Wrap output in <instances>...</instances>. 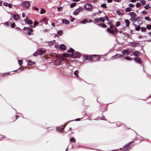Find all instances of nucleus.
Instances as JSON below:
<instances>
[{
  "instance_id": "nucleus-39",
  "label": "nucleus",
  "mask_w": 151,
  "mask_h": 151,
  "mask_svg": "<svg viewBox=\"0 0 151 151\" xmlns=\"http://www.w3.org/2000/svg\"><path fill=\"white\" fill-rule=\"evenodd\" d=\"M125 59L126 60H132V58L128 56L125 57Z\"/></svg>"
},
{
  "instance_id": "nucleus-54",
  "label": "nucleus",
  "mask_w": 151,
  "mask_h": 151,
  "mask_svg": "<svg viewBox=\"0 0 151 151\" xmlns=\"http://www.w3.org/2000/svg\"><path fill=\"white\" fill-rule=\"evenodd\" d=\"M63 7H59L57 8V10L59 12H60L63 9Z\"/></svg>"
},
{
  "instance_id": "nucleus-24",
  "label": "nucleus",
  "mask_w": 151,
  "mask_h": 151,
  "mask_svg": "<svg viewBox=\"0 0 151 151\" xmlns=\"http://www.w3.org/2000/svg\"><path fill=\"white\" fill-rule=\"evenodd\" d=\"M124 21L126 23V26L127 27H129L130 23L129 20L127 19H125Z\"/></svg>"
},
{
  "instance_id": "nucleus-42",
  "label": "nucleus",
  "mask_w": 151,
  "mask_h": 151,
  "mask_svg": "<svg viewBox=\"0 0 151 151\" xmlns=\"http://www.w3.org/2000/svg\"><path fill=\"white\" fill-rule=\"evenodd\" d=\"M11 72H7V73H3L2 74V76H5V75H9L10 74V73Z\"/></svg>"
},
{
  "instance_id": "nucleus-12",
  "label": "nucleus",
  "mask_w": 151,
  "mask_h": 151,
  "mask_svg": "<svg viewBox=\"0 0 151 151\" xmlns=\"http://www.w3.org/2000/svg\"><path fill=\"white\" fill-rule=\"evenodd\" d=\"M134 61L137 63L139 64L142 63V61L140 58L137 57L135 58L134 59Z\"/></svg>"
},
{
  "instance_id": "nucleus-21",
  "label": "nucleus",
  "mask_w": 151,
  "mask_h": 151,
  "mask_svg": "<svg viewBox=\"0 0 151 151\" xmlns=\"http://www.w3.org/2000/svg\"><path fill=\"white\" fill-rule=\"evenodd\" d=\"M3 5L6 6H8L9 8H12V5L10 4H9L6 2H5L3 3Z\"/></svg>"
},
{
  "instance_id": "nucleus-52",
  "label": "nucleus",
  "mask_w": 151,
  "mask_h": 151,
  "mask_svg": "<svg viewBox=\"0 0 151 151\" xmlns=\"http://www.w3.org/2000/svg\"><path fill=\"white\" fill-rule=\"evenodd\" d=\"M137 16L136 14L134 12H132V17H133V18H134V17H136Z\"/></svg>"
},
{
  "instance_id": "nucleus-33",
  "label": "nucleus",
  "mask_w": 151,
  "mask_h": 151,
  "mask_svg": "<svg viewBox=\"0 0 151 151\" xmlns=\"http://www.w3.org/2000/svg\"><path fill=\"white\" fill-rule=\"evenodd\" d=\"M46 12V10L44 9L41 8L40 14H44Z\"/></svg>"
},
{
  "instance_id": "nucleus-4",
  "label": "nucleus",
  "mask_w": 151,
  "mask_h": 151,
  "mask_svg": "<svg viewBox=\"0 0 151 151\" xmlns=\"http://www.w3.org/2000/svg\"><path fill=\"white\" fill-rule=\"evenodd\" d=\"M107 31L109 33L114 35L115 33L117 34L118 30L116 28L114 27L112 30H110L109 28H108Z\"/></svg>"
},
{
  "instance_id": "nucleus-48",
  "label": "nucleus",
  "mask_w": 151,
  "mask_h": 151,
  "mask_svg": "<svg viewBox=\"0 0 151 151\" xmlns=\"http://www.w3.org/2000/svg\"><path fill=\"white\" fill-rule=\"evenodd\" d=\"M120 24V22H117L115 26L116 27H119Z\"/></svg>"
},
{
  "instance_id": "nucleus-64",
  "label": "nucleus",
  "mask_w": 151,
  "mask_h": 151,
  "mask_svg": "<svg viewBox=\"0 0 151 151\" xmlns=\"http://www.w3.org/2000/svg\"><path fill=\"white\" fill-rule=\"evenodd\" d=\"M114 26L113 25L111 24L110 26V28L112 29L111 30H112L114 28Z\"/></svg>"
},
{
  "instance_id": "nucleus-10",
  "label": "nucleus",
  "mask_w": 151,
  "mask_h": 151,
  "mask_svg": "<svg viewBox=\"0 0 151 151\" xmlns=\"http://www.w3.org/2000/svg\"><path fill=\"white\" fill-rule=\"evenodd\" d=\"M37 51L39 55H42L46 52V51L42 48H40Z\"/></svg>"
},
{
  "instance_id": "nucleus-40",
  "label": "nucleus",
  "mask_w": 151,
  "mask_h": 151,
  "mask_svg": "<svg viewBox=\"0 0 151 151\" xmlns=\"http://www.w3.org/2000/svg\"><path fill=\"white\" fill-rule=\"evenodd\" d=\"M146 28L148 30L151 29V25L150 24H147L146 26Z\"/></svg>"
},
{
  "instance_id": "nucleus-58",
  "label": "nucleus",
  "mask_w": 151,
  "mask_h": 151,
  "mask_svg": "<svg viewBox=\"0 0 151 151\" xmlns=\"http://www.w3.org/2000/svg\"><path fill=\"white\" fill-rule=\"evenodd\" d=\"M24 70V69L23 66L20 67L18 69V70H20V71H22V70Z\"/></svg>"
},
{
  "instance_id": "nucleus-11",
  "label": "nucleus",
  "mask_w": 151,
  "mask_h": 151,
  "mask_svg": "<svg viewBox=\"0 0 151 151\" xmlns=\"http://www.w3.org/2000/svg\"><path fill=\"white\" fill-rule=\"evenodd\" d=\"M24 21L26 23L29 25H32L33 23L32 20L28 19L27 17L24 19Z\"/></svg>"
},
{
  "instance_id": "nucleus-6",
  "label": "nucleus",
  "mask_w": 151,
  "mask_h": 151,
  "mask_svg": "<svg viewBox=\"0 0 151 151\" xmlns=\"http://www.w3.org/2000/svg\"><path fill=\"white\" fill-rule=\"evenodd\" d=\"M22 5L23 6H25L26 9H28L29 8V7L30 6V4L29 3V1H22Z\"/></svg>"
},
{
  "instance_id": "nucleus-9",
  "label": "nucleus",
  "mask_w": 151,
  "mask_h": 151,
  "mask_svg": "<svg viewBox=\"0 0 151 151\" xmlns=\"http://www.w3.org/2000/svg\"><path fill=\"white\" fill-rule=\"evenodd\" d=\"M133 142V141H132L127 143L124 147H123L122 149V151H126V150H127V149L128 147Z\"/></svg>"
},
{
  "instance_id": "nucleus-56",
  "label": "nucleus",
  "mask_w": 151,
  "mask_h": 151,
  "mask_svg": "<svg viewBox=\"0 0 151 151\" xmlns=\"http://www.w3.org/2000/svg\"><path fill=\"white\" fill-rule=\"evenodd\" d=\"M102 115L103 116V113L102 114ZM100 119L101 120H104L105 121H107V119L105 118V117L103 116L102 117L100 118Z\"/></svg>"
},
{
  "instance_id": "nucleus-46",
  "label": "nucleus",
  "mask_w": 151,
  "mask_h": 151,
  "mask_svg": "<svg viewBox=\"0 0 151 151\" xmlns=\"http://www.w3.org/2000/svg\"><path fill=\"white\" fill-rule=\"evenodd\" d=\"M140 2L142 5H145L146 4V1L143 0H140Z\"/></svg>"
},
{
  "instance_id": "nucleus-53",
  "label": "nucleus",
  "mask_w": 151,
  "mask_h": 151,
  "mask_svg": "<svg viewBox=\"0 0 151 151\" xmlns=\"http://www.w3.org/2000/svg\"><path fill=\"white\" fill-rule=\"evenodd\" d=\"M140 19V17H136L135 19H134V22L138 21V20L139 19Z\"/></svg>"
},
{
  "instance_id": "nucleus-22",
  "label": "nucleus",
  "mask_w": 151,
  "mask_h": 151,
  "mask_svg": "<svg viewBox=\"0 0 151 151\" xmlns=\"http://www.w3.org/2000/svg\"><path fill=\"white\" fill-rule=\"evenodd\" d=\"M98 25L100 27H102L103 28H105L106 27V25L103 23H100L98 24Z\"/></svg>"
},
{
  "instance_id": "nucleus-7",
  "label": "nucleus",
  "mask_w": 151,
  "mask_h": 151,
  "mask_svg": "<svg viewBox=\"0 0 151 151\" xmlns=\"http://www.w3.org/2000/svg\"><path fill=\"white\" fill-rule=\"evenodd\" d=\"M83 9L81 8H79L76 9L73 12V14L75 15H76L78 14L80 12H82L83 11Z\"/></svg>"
},
{
  "instance_id": "nucleus-26",
  "label": "nucleus",
  "mask_w": 151,
  "mask_h": 151,
  "mask_svg": "<svg viewBox=\"0 0 151 151\" xmlns=\"http://www.w3.org/2000/svg\"><path fill=\"white\" fill-rule=\"evenodd\" d=\"M122 54H126L127 55H128L129 54V52L127 50L124 49L122 51Z\"/></svg>"
},
{
  "instance_id": "nucleus-43",
  "label": "nucleus",
  "mask_w": 151,
  "mask_h": 151,
  "mask_svg": "<svg viewBox=\"0 0 151 151\" xmlns=\"http://www.w3.org/2000/svg\"><path fill=\"white\" fill-rule=\"evenodd\" d=\"M145 19L148 21H151V19L148 17H145Z\"/></svg>"
},
{
  "instance_id": "nucleus-3",
  "label": "nucleus",
  "mask_w": 151,
  "mask_h": 151,
  "mask_svg": "<svg viewBox=\"0 0 151 151\" xmlns=\"http://www.w3.org/2000/svg\"><path fill=\"white\" fill-rule=\"evenodd\" d=\"M81 55V53L80 52L75 51L73 53L70 55V57H73V58H80Z\"/></svg>"
},
{
  "instance_id": "nucleus-37",
  "label": "nucleus",
  "mask_w": 151,
  "mask_h": 151,
  "mask_svg": "<svg viewBox=\"0 0 151 151\" xmlns=\"http://www.w3.org/2000/svg\"><path fill=\"white\" fill-rule=\"evenodd\" d=\"M116 13L119 15L121 16L123 15V14L120 13V11L119 10H117L116 11Z\"/></svg>"
},
{
  "instance_id": "nucleus-35",
  "label": "nucleus",
  "mask_w": 151,
  "mask_h": 151,
  "mask_svg": "<svg viewBox=\"0 0 151 151\" xmlns=\"http://www.w3.org/2000/svg\"><path fill=\"white\" fill-rule=\"evenodd\" d=\"M101 6L102 8H107L106 4L105 3L101 4Z\"/></svg>"
},
{
  "instance_id": "nucleus-31",
  "label": "nucleus",
  "mask_w": 151,
  "mask_h": 151,
  "mask_svg": "<svg viewBox=\"0 0 151 151\" xmlns=\"http://www.w3.org/2000/svg\"><path fill=\"white\" fill-rule=\"evenodd\" d=\"M57 34L60 35H62L63 34V31L62 30H59L57 31Z\"/></svg>"
},
{
  "instance_id": "nucleus-57",
  "label": "nucleus",
  "mask_w": 151,
  "mask_h": 151,
  "mask_svg": "<svg viewBox=\"0 0 151 151\" xmlns=\"http://www.w3.org/2000/svg\"><path fill=\"white\" fill-rule=\"evenodd\" d=\"M146 31V29L145 27H142L141 28V32H145Z\"/></svg>"
},
{
  "instance_id": "nucleus-32",
  "label": "nucleus",
  "mask_w": 151,
  "mask_h": 151,
  "mask_svg": "<svg viewBox=\"0 0 151 151\" xmlns=\"http://www.w3.org/2000/svg\"><path fill=\"white\" fill-rule=\"evenodd\" d=\"M77 5V4L75 2L71 4L70 5V7L71 8H73L76 6Z\"/></svg>"
},
{
  "instance_id": "nucleus-44",
  "label": "nucleus",
  "mask_w": 151,
  "mask_h": 151,
  "mask_svg": "<svg viewBox=\"0 0 151 151\" xmlns=\"http://www.w3.org/2000/svg\"><path fill=\"white\" fill-rule=\"evenodd\" d=\"M133 147V145H132L128 147L126 150V151H129V150L131 149Z\"/></svg>"
},
{
  "instance_id": "nucleus-62",
  "label": "nucleus",
  "mask_w": 151,
  "mask_h": 151,
  "mask_svg": "<svg viewBox=\"0 0 151 151\" xmlns=\"http://www.w3.org/2000/svg\"><path fill=\"white\" fill-rule=\"evenodd\" d=\"M99 18H96V19H94V21L95 22H99V21H100L99 20Z\"/></svg>"
},
{
  "instance_id": "nucleus-47",
  "label": "nucleus",
  "mask_w": 151,
  "mask_h": 151,
  "mask_svg": "<svg viewBox=\"0 0 151 151\" xmlns=\"http://www.w3.org/2000/svg\"><path fill=\"white\" fill-rule=\"evenodd\" d=\"M141 4L139 2H137L136 5V6L137 8H139L141 6Z\"/></svg>"
},
{
  "instance_id": "nucleus-36",
  "label": "nucleus",
  "mask_w": 151,
  "mask_h": 151,
  "mask_svg": "<svg viewBox=\"0 0 151 151\" xmlns=\"http://www.w3.org/2000/svg\"><path fill=\"white\" fill-rule=\"evenodd\" d=\"M80 23L83 24H85L86 23V19H84L83 20L81 21Z\"/></svg>"
},
{
  "instance_id": "nucleus-45",
  "label": "nucleus",
  "mask_w": 151,
  "mask_h": 151,
  "mask_svg": "<svg viewBox=\"0 0 151 151\" xmlns=\"http://www.w3.org/2000/svg\"><path fill=\"white\" fill-rule=\"evenodd\" d=\"M99 19V20L102 22H104L105 21V19L103 17H100Z\"/></svg>"
},
{
  "instance_id": "nucleus-51",
  "label": "nucleus",
  "mask_w": 151,
  "mask_h": 151,
  "mask_svg": "<svg viewBox=\"0 0 151 151\" xmlns=\"http://www.w3.org/2000/svg\"><path fill=\"white\" fill-rule=\"evenodd\" d=\"M39 55V54H38V52L37 51L35 52L33 54V56H36L37 55Z\"/></svg>"
},
{
  "instance_id": "nucleus-41",
  "label": "nucleus",
  "mask_w": 151,
  "mask_h": 151,
  "mask_svg": "<svg viewBox=\"0 0 151 151\" xmlns=\"http://www.w3.org/2000/svg\"><path fill=\"white\" fill-rule=\"evenodd\" d=\"M1 24H4V25L5 26H9V24L8 22H7L4 23H3Z\"/></svg>"
},
{
  "instance_id": "nucleus-15",
  "label": "nucleus",
  "mask_w": 151,
  "mask_h": 151,
  "mask_svg": "<svg viewBox=\"0 0 151 151\" xmlns=\"http://www.w3.org/2000/svg\"><path fill=\"white\" fill-rule=\"evenodd\" d=\"M141 53L138 51H135L133 53V55L136 57H138L139 56V54H141Z\"/></svg>"
},
{
  "instance_id": "nucleus-55",
  "label": "nucleus",
  "mask_w": 151,
  "mask_h": 151,
  "mask_svg": "<svg viewBox=\"0 0 151 151\" xmlns=\"http://www.w3.org/2000/svg\"><path fill=\"white\" fill-rule=\"evenodd\" d=\"M86 19V23H91L93 22L92 20L89 19Z\"/></svg>"
},
{
  "instance_id": "nucleus-63",
  "label": "nucleus",
  "mask_w": 151,
  "mask_h": 151,
  "mask_svg": "<svg viewBox=\"0 0 151 151\" xmlns=\"http://www.w3.org/2000/svg\"><path fill=\"white\" fill-rule=\"evenodd\" d=\"M138 24H139V25H140L142 24V22L141 20H139L138 21Z\"/></svg>"
},
{
  "instance_id": "nucleus-59",
  "label": "nucleus",
  "mask_w": 151,
  "mask_h": 151,
  "mask_svg": "<svg viewBox=\"0 0 151 151\" xmlns=\"http://www.w3.org/2000/svg\"><path fill=\"white\" fill-rule=\"evenodd\" d=\"M15 26V23L14 22H13L12 23L11 25V27L12 28H14Z\"/></svg>"
},
{
  "instance_id": "nucleus-25",
  "label": "nucleus",
  "mask_w": 151,
  "mask_h": 151,
  "mask_svg": "<svg viewBox=\"0 0 151 151\" xmlns=\"http://www.w3.org/2000/svg\"><path fill=\"white\" fill-rule=\"evenodd\" d=\"M131 45H132L134 47H136L137 46V45L139 44L137 43L136 42H129Z\"/></svg>"
},
{
  "instance_id": "nucleus-38",
  "label": "nucleus",
  "mask_w": 151,
  "mask_h": 151,
  "mask_svg": "<svg viewBox=\"0 0 151 151\" xmlns=\"http://www.w3.org/2000/svg\"><path fill=\"white\" fill-rule=\"evenodd\" d=\"M18 63L20 66L21 65L23 64L22 61L21 60H18Z\"/></svg>"
},
{
  "instance_id": "nucleus-17",
  "label": "nucleus",
  "mask_w": 151,
  "mask_h": 151,
  "mask_svg": "<svg viewBox=\"0 0 151 151\" xmlns=\"http://www.w3.org/2000/svg\"><path fill=\"white\" fill-rule=\"evenodd\" d=\"M55 42V41L54 40L52 41H46L45 42L48 44L49 46H52L54 45V42Z\"/></svg>"
},
{
  "instance_id": "nucleus-50",
  "label": "nucleus",
  "mask_w": 151,
  "mask_h": 151,
  "mask_svg": "<svg viewBox=\"0 0 151 151\" xmlns=\"http://www.w3.org/2000/svg\"><path fill=\"white\" fill-rule=\"evenodd\" d=\"M128 6L130 7V8H133L134 6V4L130 3L128 5Z\"/></svg>"
},
{
  "instance_id": "nucleus-61",
  "label": "nucleus",
  "mask_w": 151,
  "mask_h": 151,
  "mask_svg": "<svg viewBox=\"0 0 151 151\" xmlns=\"http://www.w3.org/2000/svg\"><path fill=\"white\" fill-rule=\"evenodd\" d=\"M69 55V54L67 53H63L62 54V55H63V56H65V57H68V55Z\"/></svg>"
},
{
  "instance_id": "nucleus-19",
  "label": "nucleus",
  "mask_w": 151,
  "mask_h": 151,
  "mask_svg": "<svg viewBox=\"0 0 151 151\" xmlns=\"http://www.w3.org/2000/svg\"><path fill=\"white\" fill-rule=\"evenodd\" d=\"M13 17L15 20L17 21L19 19L20 17L18 14H15L13 15Z\"/></svg>"
},
{
  "instance_id": "nucleus-49",
  "label": "nucleus",
  "mask_w": 151,
  "mask_h": 151,
  "mask_svg": "<svg viewBox=\"0 0 151 151\" xmlns=\"http://www.w3.org/2000/svg\"><path fill=\"white\" fill-rule=\"evenodd\" d=\"M39 23L37 21L35 20L34 22L33 25L34 26H35V27Z\"/></svg>"
},
{
  "instance_id": "nucleus-18",
  "label": "nucleus",
  "mask_w": 151,
  "mask_h": 151,
  "mask_svg": "<svg viewBox=\"0 0 151 151\" xmlns=\"http://www.w3.org/2000/svg\"><path fill=\"white\" fill-rule=\"evenodd\" d=\"M27 65H34L35 64V62L32 61L31 60H27Z\"/></svg>"
},
{
  "instance_id": "nucleus-28",
  "label": "nucleus",
  "mask_w": 151,
  "mask_h": 151,
  "mask_svg": "<svg viewBox=\"0 0 151 151\" xmlns=\"http://www.w3.org/2000/svg\"><path fill=\"white\" fill-rule=\"evenodd\" d=\"M79 72V71L78 70H75L74 72V75H75L78 78H79V76L78 75V73Z\"/></svg>"
},
{
  "instance_id": "nucleus-29",
  "label": "nucleus",
  "mask_w": 151,
  "mask_h": 151,
  "mask_svg": "<svg viewBox=\"0 0 151 151\" xmlns=\"http://www.w3.org/2000/svg\"><path fill=\"white\" fill-rule=\"evenodd\" d=\"M70 142H76V139L74 137H72L70 139Z\"/></svg>"
},
{
  "instance_id": "nucleus-20",
  "label": "nucleus",
  "mask_w": 151,
  "mask_h": 151,
  "mask_svg": "<svg viewBox=\"0 0 151 151\" xmlns=\"http://www.w3.org/2000/svg\"><path fill=\"white\" fill-rule=\"evenodd\" d=\"M62 22L63 23L67 25L69 24L70 22L69 20L65 19H63L62 20Z\"/></svg>"
},
{
  "instance_id": "nucleus-34",
  "label": "nucleus",
  "mask_w": 151,
  "mask_h": 151,
  "mask_svg": "<svg viewBox=\"0 0 151 151\" xmlns=\"http://www.w3.org/2000/svg\"><path fill=\"white\" fill-rule=\"evenodd\" d=\"M144 8L146 10H147L150 8V6L149 4H147L144 7Z\"/></svg>"
},
{
  "instance_id": "nucleus-60",
  "label": "nucleus",
  "mask_w": 151,
  "mask_h": 151,
  "mask_svg": "<svg viewBox=\"0 0 151 151\" xmlns=\"http://www.w3.org/2000/svg\"><path fill=\"white\" fill-rule=\"evenodd\" d=\"M116 125L117 126V127L121 126V124H120L119 122H117V123L116 124Z\"/></svg>"
},
{
  "instance_id": "nucleus-13",
  "label": "nucleus",
  "mask_w": 151,
  "mask_h": 151,
  "mask_svg": "<svg viewBox=\"0 0 151 151\" xmlns=\"http://www.w3.org/2000/svg\"><path fill=\"white\" fill-rule=\"evenodd\" d=\"M59 49L61 50H66V46L63 44H61L59 47Z\"/></svg>"
},
{
  "instance_id": "nucleus-16",
  "label": "nucleus",
  "mask_w": 151,
  "mask_h": 151,
  "mask_svg": "<svg viewBox=\"0 0 151 151\" xmlns=\"http://www.w3.org/2000/svg\"><path fill=\"white\" fill-rule=\"evenodd\" d=\"M66 124H64L63 125V128H61V129H60V128H59V129H58L57 128H57H56V130L58 131V132H61V131H63L64 130V129L65 127L66 126L67 124L66 123Z\"/></svg>"
},
{
  "instance_id": "nucleus-2",
  "label": "nucleus",
  "mask_w": 151,
  "mask_h": 151,
  "mask_svg": "<svg viewBox=\"0 0 151 151\" xmlns=\"http://www.w3.org/2000/svg\"><path fill=\"white\" fill-rule=\"evenodd\" d=\"M82 56L83 58L85 60H90L91 61H92L93 60H94V61L99 60L100 58L99 55H90L83 54Z\"/></svg>"
},
{
  "instance_id": "nucleus-1",
  "label": "nucleus",
  "mask_w": 151,
  "mask_h": 151,
  "mask_svg": "<svg viewBox=\"0 0 151 151\" xmlns=\"http://www.w3.org/2000/svg\"><path fill=\"white\" fill-rule=\"evenodd\" d=\"M52 55L55 58V60L53 62V65L55 66L60 65L61 64L62 61H67V60L65 58H62L60 55L57 54L56 53Z\"/></svg>"
},
{
  "instance_id": "nucleus-5",
  "label": "nucleus",
  "mask_w": 151,
  "mask_h": 151,
  "mask_svg": "<svg viewBox=\"0 0 151 151\" xmlns=\"http://www.w3.org/2000/svg\"><path fill=\"white\" fill-rule=\"evenodd\" d=\"M23 29L24 31H25L26 30H27L28 35H31L33 34V33H32L33 32V30L32 28H30L29 27H24Z\"/></svg>"
},
{
  "instance_id": "nucleus-23",
  "label": "nucleus",
  "mask_w": 151,
  "mask_h": 151,
  "mask_svg": "<svg viewBox=\"0 0 151 151\" xmlns=\"http://www.w3.org/2000/svg\"><path fill=\"white\" fill-rule=\"evenodd\" d=\"M134 26H136L135 27V28L136 31H139L140 28V27L139 26V25H136L135 24H134Z\"/></svg>"
},
{
  "instance_id": "nucleus-14",
  "label": "nucleus",
  "mask_w": 151,
  "mask_h": 151,
  "mask_svg": "<svg viewBox=\"0 0 151 151\" xmlns=\"http://www.w3.org/2000/svg\"><path fill=\"white\" fill-rule=\"evenodd\" d=\"M84 7L86 9H90L91 8L92 6L90 4L87 3L84 5Z\"/></svg>"
},
{
  "instance_id": "nucleus-27",
  "label": "nucleus",
  "mask_w": 151,
  "mask_h": 151,
  "mask_svg": "<svg viewBox=\"0 0 151 151\" xmlns=\"http://www.w3.org/2000/svg\"><path fill=\"white\" fill-rule=\"evenodd\" d=\"M75 51L72 48H70L67 51V52L68 53L69 52H71L72 53H72H73Z\"/></svg>"
},
{
  "instance_id": "nucleus-8",
  "label": "nucleus",
  "mask_w": 151,
  "mask_h": 151,
  "mask_svg": "<svg viewBox=\"0 0 151 151\" xmlns=\"http://www.w3.org/2000/svg\"><path fill=\"white\" fill-rule=\"evenodd\" d=\"M123 56V54H119L112 56L111 57V59L112 60H115Z\"/></svg>"
},
{
  "instance_id": "nucleus-30",
  "label": "nucleus",
  "mask_w": 151,
  "mask_h": 151,
  "mask_svg": "<svg viewBox=\"0 0 151 151\" xmlns=\"http://www.w3.org/2000/svg\"><path fill=\"white\" fill-rule=\"evenodd\" d=\"M132 9L130 8V7H127L126 8V9H125V11L126 12H130L131 11H132Z\"/></svg>"
}]
</instances>
